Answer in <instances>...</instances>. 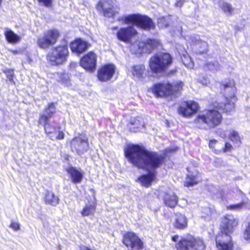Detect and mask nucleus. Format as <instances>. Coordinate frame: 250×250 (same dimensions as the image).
Instances as JSON below:
<instances>
[{"mask_svg": "<svg viewBox=\"0 0 250 250\" xmlns=\"http://www.w3.org/2000/svg\"><path fill=\"white\" fill-rule=\"evenodd\" d=\"M125 153L126 158L133 165L147 171L159 167L163 160L162 157L157 153L149 151L137 145L128 146ZM155 178L156 173L153 170L149 171L148 174L141 176L138 181L143 186L148 187Z\"/></svg>", "mask_w": 250, "mask_h": 250, "instance_id": "obj_1", "label": "nucleus"}, {"mask_svg": "<svg viewBox=\"0 0 250 250\" xmlns=\"http://www.w3.org/2000/svg\"><path fill=\"white\" fill-rule=\"evenodd\" d=\"M216 109H209L200 112L195 119L197 126L202 129H210L219 125L222 122V115Z\"/></svg>", "mask_w": 250, "mask_h": 250, "instance_id": "obj_2", "label": "nucleus"}, {"mask_svg": "<svg viewBox=\"0 0 250 250\" xmlns=\"http://www.w3.org/2000/svg\"><path fill=\"white\" fill-rule=\"evenodd\" d=\"M68 54L67 45H59L52 48L48 53L47 55V60L52 65H61L66 62Z\"/></svg>", "mask_w": 250, "mask_h": 250, "instance_id": "obj_3", "label": "nucleus"}, {"mask_svg": "<svg viewBox=\"0 0 250 250\" xmlns=\"http://www.w3.org/2000/svg\"><path fill=\"white\" fill-rule=\"evenodd\" d=\"M172 63V58L168 53L157 54L151 57L149 66L154 72H162L167 70Z\"/></svg>", "mask_w": 250, "mask_h": 250, "instance_id": "obj_4", "label": "nucleus"}, {"mask_svg": "<svg viewBox=\"0 0 250 250\" xmlns=\"http://www.w3.org/2000/svg\"><path fill=\"white\" fill-rule=\"evenodd\" d=\"M125 24H134L144 29L154 28L155 25L151 19L141 15H130L119 19Z\"/></svg>", "mask_w": 250, "mask_h": 250, "instance_id": "obj_5", "label": "nucleus"}, {"mask_svg": "<svg viewBox=\"0 0 250 250\" xmlns=\"http://www.w3.org/2000/svg\"><path fill=\"white\" fill-rule=\"evenodd\" d=\"M183 86L181 82L170 84L169 83H159L155 84L152 89L153 93L157 97H164L173 95L181 90Z\"/></svg>", "mask_w": 250, "mask_h": 250, "instance_id": "obj_6", "label": "nucleus"}, {"mask_svg": "<svg viewBox=\"0 0 250 250\" xmlns=\"http://www.w3.org/2000/svg\"><path fill=\"white\" fill-rule=\"evenodd\" d=\"M176 248L183 250H204L205 249V245L200 238H195L190 236L182 239L177 245Z\"/></svg>", "mask_w": 250, "mask_h": 250, "instance_id": "obj_7", "label": "nucleus"}, {"mask_svg": "<svg viewBox=\"0 0 250 250\" xmlns=\"http://www.w3.org/2000/svg\"><path fill=\"white\" fill-rule=\"evenodd\" d=\"M159 42L157 40L148 39L145 42H138L131 44L130 49L134 53H150L153 48L159 45Z\"/></svg>", "mask_w": 250, "mask_h": 250, "instance_id": "obj_8", "label": "nucleus"}, {"mask_svg": "<svg viewBox=\"0 0 250 250\" xmlns=\"http://www.w3.org/2000/svg\"><path fill=\"white\" fill-rule=\"evenodd\" d=\"M123 243L128 250H141L143 248V241L132 232H128L124 235Z\"/></svg>", "mask_w": 250, "mask_h": 250, "instance_id": "obj_9", "label": "nucleus"}, {"mask_svg": "<svg viewBox=\"0 0 250 250\" xmlns=\"http://www.w3.org/2000/svg\"><path fill=\"white\" fill-rule=\"evenodd\" d=\"M238 224V219L232 215H227L222 218L221 233L226 237H229Z\"/></svg>", "mask_w": 250, "mask_h": 250, "instance_id": "obj_10", "label": "nucleus"}, {"mask_svg": "<svg viewBox=\"0 0 250 250\" xmlns=\"http://www.w3.org/2000/svg\"><path fill=\"white\" fill-rule=\"evenodd\" d=\"M97 56L93 52H90L83 56L80 60V65L89 72H93L96 67Z\"/></svg>", "mask_w": 250, "mask_h": 250, "instance_id": "obj_11", "label": "nucleus"}, {"mask_svg": "<svg viewBox=\"0 0 250 250\" xmlns=\"http://www.w3.org/2000/svg\"><path fill=\"white\" fill-rule=\"evenodd\" d=\"M70 143L72 151L76 152L79 155L86 152L89 147L87 139L83 138L82 135L73 139Z\"/></svg>", "mask_w": 250, "mask_h": 250, "instance_id": "obj_12", "label": "nucleus"}, {"mask_svg": "<svg viewBox=\"0 0 250 250\" xmlns=\"http://www.w3.org/2000/svg\"><path fill=\"white\" fill-rule=\"evenodd\" d=\"M199 106L197 103L193 101L186 102L182 103L178 108L179 114L185 117H190L198 109Z\"/></svg>", "mask_w": 250, "mask_h": 250, "instance_id": "obj_13", "label": "nucleus"}, {"mask_svg": "<svg viewBox=\"0 0 250 250\" xmlns=\"http://www.w3.org/2000/svg\"><path fill=\"white\" fill-rule=\"evenodd\" d=\"M115 66L112 64H107L101 67L98 71L97 77L101 82L109 81L115 73Z\"/></svg>", "mask_w": 250, "mask_h": 250, "instance_id": "obj_14", "label": "nucleus"}, {"mask_svg": "<svg viewBox=\"0 0 250 250\" xmlns=\"http://www.w3.org/2000/svg\"><path fill=\"white\" fill-rule=\"evenodd\" d=\"M137 34L136 31L131 26L121 28L117 33V38L125 42L129 43L133 36Z\"/></svg>", "mask_w": 250, "mask_h": 250, "instance_id": "obj_15", "label": "nucleus"}, {"mask_svg": "<svg viewBox=\"0 0 250 250\" xmlns=\"http://www.w3.org/2000/svg\"><path fill=\"white\" fill-rule=\"evenodd\" d=\"M115 1V0H102L98 3V7L102 9L104 16L111 17L116 13L114 7Z\"/></svg>", "mask_w": 250, "mask_h": 250, "instance_id": "obj_16", "label": "nucleus"}, {"mask_svg": "<svg viewBox=\"0 0 250 250\" xmlns=\"http://www.w3.org/2000/svg\"><path fill=\"white\" fill-rule=\"evenodd\" d=\"M223 101H219L213 104L214 107L217 110H223L227 113L230 112L234 108V103L228 98L223 97Z\"/></svg>", "mask_w": 250, "mask_h": 250, "instance_id": "obj_17", "label": "nucleus"}, {"mask_svg": "<svg viewBox=\"0 0 250 250\" xmlns=\"http://www.w3.org/2000/svg\"><path fill=\"white\" fill-rule=\"evenodd\" d=\"M190 39L193 43V48L197 53L203 54L208 51V45L207 43L201 40L198 36L191 37Z\"/></svg>", "mask_w": 250, "mask_h": 250, "instance_id": "obj_18", "label": "nucleus"}, {"mask_svg": "<svg viewBox=\"0 0 250 250\" xmlns=\"http://www.w3.org/2000/svg\"><path fill=\"white\" fill-rule=\"evenodd\" d=\"M223 239H221L220 236H217L216 238V247L218 250H233V244L230 240V237H226L224 235H222Z\"/></svg>", "mask_w": 250, "mask_h": 250, "instance_id": "obj_19", "label": "nucleus"}, {"mask_svg": "<svg viewBox=\"0 0 250 250\" xmlns=\"http://www.w3.org/2000/svg\"><path fill=\"white\" fill-rule=\"evenodd\" d=\"M66 171L70 175L73 183L77 184L82 181L84 173L81 169L71 167L67 168Z\"/></svg>", "mask_w": 250, "mask_h": 250, "instance_id": "obj_20", "label": "nucleus"}, {"mask_svg": "<svg viewBox=\"0 0 250 250\" xmlns=\"http://www.w3.org/2000/svg\"><path fill=\"white\" fill-rule=\"evenodd\" d=\"M88 47V43L82 40L77 39L71 43L70 48L72 52L81 54L85 51Z\"/></svg>", "mask_w": 250, "mask_h": 250, "instance_id": "obj_21", "label": "nucleus"}, {"mask_svg": "<svg viewBox=\"0 0 250 250\" xmlns=\"http://www.w3.org/2000/svg\"><path fill=\"white\" fill-rule=\"evenodd\" d=\"M163 200L165 205L170 208H174L177 205L178 198L173 192L165 193Z\"/></svg>", "mask_w": 250, "mask_h": 250, "instance_id": "obj_22", "label": "nucleus"}, {"mask_svg": "<svg viewBox=\"0 0 250 250\" xmlns=\"http://www.w3.org/2000/svg\"><path fill=\"white\" fill-rule=\"evenodd\" d=\"M39 123L44 125V130L47 134H50V135H53L54 134H56V129L52 127L51 125L49 123L48 117L46 115H40Z\"/></svg>", "mask_w": 250, "mask_h": 250, "instance_id": "obj_23", "label": "nucleus"}, {"mask_svg": "<svg viewBox=\"0 0 250 250\" xmlns=\"http://www.w3.org/2000/svg\"><path fill=\"white\" fill-rule=\"evenodd\" d=\"M234 85V82L233 80H229L228 83L221 84V88L223 89L225 91V94L231 99L233 98L235 91V88Z\"/></svg>", "mask_w": 250, "mask_h": 250, "instance_id": "obj_24", "label": "nucleus"}, {"mask_svg": "<svg viewBox=\"0 0 250 250\" xmlns=\"http://www.w3.org/2000/svg\"><path fill=\"white\" fill-rule=\"evenodd\" d=\"M200 181V176L197 172L194 173H190L189 172L187 175L185 185L187 187L192 186L196 185Z\"/></svg>", "mask_w": 250, "mask_h": 250, "instance_id": "obj_25", "label": "nucleus"}, {"mask_svg": "<svg viewBox=\"0 0 250 250\" xmlns=\"http://www.w3.org/2000/svg\"><path fill=\"white\" fill-rule=\"evenodd\" d=\"M131 73L133 77L138 79H143L146 75V69L144 65H134L132 67Z\"/></svg>", "mask_w": 250, "mask_h": 250, "instance_id": "obj_26", "label": "nucleus"}, {"mask_svg": "<svg viewBox=\"0 0 250 250\" xmlns=\"http://www.w3.org/2000/svg\"><path fill=\"white\" fill-rule=\"evenodd\" d=\"M175 222L174 226L179 229H183L187 226V219L185 216L181 213L175 214Z\"/></svg>", "mask_w": 250, "mask_h": 250, "instance_id": "obj_27", "label": "nucleus"}, {"mask_svg": "<svg viewBox=\"0 0 250 250\" xmlns=\"http://www.w3.org/2000/svg\"><path fill=\"white\" fill-rule=\"evenodd\" d=\"M4 35L7 41L11 43H16L20 41L21 36L14 33L11 30L6 29Z\"/></svg>", "mask_w": 250, "mask_h": 250, "instance_id": "obj_28", "label": "nucleus"}, {"mask_svg": "<svg viewBox=\"0 0 250 250\" xmlns=\"http://www.w3.org/2000/svg\"><path fill=\"white\" fill-rule=\"evenodd\" d=\"M45 202L47 204L56 206L59 204V199L53 192L47 191L45 196Z\"/></svg>", "mask_w": 250, "mask_h": 250, "instance_id": "obj_29", "label": "nucleus"}, {"mask_svg": "<svg viewBox=\"0 0 250 250\" xmlns=\"http://www.w3.org/2000/svg\"><path fill=\"white\" fill-rule=\"evenodd\" d=\"M54 77L59 82H61L66 86H68L71 85L69 75L68 73L57 72L54 74Z\"/></svg>", "mask_w": 250, "mask_h": 250, "instance_id": "obj_30", "label": "nucleus"}, {"mask_svg": "<svg viewBox=\"0 0 250 250\" xmlns=\"http://www.w3.org/2000/svg\"><path fill=\"white\" fill-rule=\"evenodd\" d=\"M50 35H51L52 34H46V33H45L42 37L38 39L37 43L41 48L46 49L49 46L52 45L51 43L54 40L50 41L48 38V36Z\"/></svg>", "mask_w": 250, "mask_h": 250, "instance_id": "obj_31", "label": "nucleus"}, {"mask_svg": "<svg viewBox=\"0 0 250 250\" xmlns=\"http://www.w3.org/2000/svg\"><path fill=\"white\" fill-rule=\"evenodd\" d=\"M218 4L223 12L227 15H231L233 13L234 8L231 4L223 0H220Z\"/></svg>", "mask_w": 250, "mask_h": 250, "instance_id": "obj_32", "label": "nucleus"}, {"mask_svg": "<svg viewBox=\"0 0 250 250\" xmlns=\"http://www.w3.org/2000/svg\"><path fill=\"white\" fill-rule=\"evenodd\" d=\"M96 210V206L92 204H86L81 211L83 217L93 215Z\"/></svg>", "mask_w": 250, "mask_h": 250, "instance_id": "obj_33", "label": "nucleus"}, {"mask_svg": "<svg viewBox=\"0 0 250 250\" xmlns=\"http://www.w3.org/2000/svg\"><path fill=\"white\" fill-rule=\"evenodd\" d=\"M144 126V123L139 119H132L130 123V129L132 132H137L138 129Z\"/></svg>", "mask_w": 250, "mask_h": 250, "instance_id": "obj_34", "label": "nucleus"}, {"mask_svg": "<svg viewBox=\"0 0 250 250\" xmlns=\"http://www.w3.org/2000/svg\"><path fill=\"white\" fill-rule=\"evenodd\" d=\"M205 67L210 71L215 72L221 70V66L217 61H210L206 62Z\"/></svg>", "mask_w": 250, "mask_h": 250, "instance_id": "obj_35", "label": "nucleus"}, {"mask_svg": "<svg viewBox=\"0 0 250 250\" xmlns=\"http://www.w3.org/2000/svg\"><path fill=\"white\" fill-rule=\"evenodd\" d=\"M229 139L238 145H240L241 143L238 133L233 129L229 130Z\"/></svg>", "mask_w": 250, "mask_h": 250, "instance_id": "obj_36", "label": "nucleus"}, {"mask_svg": "<svg viewBox=\"0 0 250 250\" xmlns=\"http://www.w3.org/2000/svg\"><path fill=\"white\" fill-rule=\"evenodd\" d=\"M56 112V108L53 103L49 104L48 107L45 109L44 113L42 115H45L48 117V120Z\"/></svg>", "mask_w": 250, "mask_h": 250, "instance_id": "obj_37", "label": "nucleus"}, {"mask_svg": "<svg viewBox=\"0 0 250 250\" xmlns=\"http://www.w3.org/2000/svg\"><path fill=\"white\" fill-rule=\"evenodd\" d=\"M46 33V34H52L51 35H49L48 37V39L50 41H51L52 40H53L54 41H52V42L51 43V45H53L55 44L57 40L59 37V32L56 30H52L48 31Z\"/></svg>", "mask_w": 250, "mask_h": 250, "instance_id": "obj_38", "label": "nucleus"}, {"mask_svg": "<svg viewBox=\"0 0 250 250\" xmlns=\"http://www.w3.org/2000/svg\"><path fill=\"white\" fill-rule=\"evenodd\" d=\"M169 22L165 17L159 18L158 20V25L160 28H165L168 26Z\"/></svg>", "mask_w": 250, "mask_h": 250, "instance_id": "obj_39", "label": "nucleus"}, {"mask_svg": "<svg viewBox=\"0 0 250 250\" xmlns=\"http://www.w3.org/2000/svg\"><path fill=\"white\" fill-rule=\"evenodd\" d=\"M245 203L241 202L235 205H229L227 207V208L231 210H239L244 207Z\"/></svg>", "mask_w": 250, "mask_h": 250, "instance_id": "obj_40", "label": "nucleus"}, {"mask_svg": "<svg viewBox=\"0 0 250 250\" xmlns=\"http://www.w3.org/2000/svg\"><path fill=\"white\" fill-rule=\"evenodd\" d=\"M41 5L46 7H50L52 5L53 0H37Z\"/></svg>", "mask_w": 250, "mask_h": 250, "instance_id": "obj_41", "label": "nucleus"}, {"mask_svg": "<svg viewBox=\"0 0 250 250\" xmlns=\"http://www.w3.org/2000/svg\"><path fill=\"white\" fill-rule=\"evenodd\" d=\"M49 137L52 140L54 139L61 140L63 139L64 134L62 132L59 131L58 133L56 132V134H54L53 135H50Z\"/></svg>", "mask_w": 250, "mask_h": 250, "instance_id": "obj_42", "label": "nucleus"}, {"mask_svg": "<svg viewBox=\"0 0 250 250\" xmlns=\"http://www.w3.org/2000/svg\"><path fill=\"white\" fill-rule=\"evenodd\" d=\"M244 237L246 240L250 239V221L248 222L244 233Z\"/></svg>", "mask_w": 250, "mask_h": 250, "instance_id": "obj_43", "label": "nucleus"}, {"mask_svg": "<svg viewBox=\"0 0 250 250\" xmlns=\"http://www.w3.org/2000/svg\"><path fill=\"white\" fill-rule=\"evenodd\" d=\"M232 149V145L229 143H226L225 147L223 149V152H226L230 151Z\"/></svg>", "mask_w": 250, "mask_h": 250, "instance_id": "obj_44", "label": "nucleus"}, {"mask_svg": "<svg viewBox=\"0 0 250 250\" xmlns=\"http://www.w3.org/2000/svg\"><path fill=\"white\" fill-rule=\"evenodd\" d=\"M7 77L8 78L10 81H13V76L14 75V71L13 70H8L5 71Z\"/></svg>", "mask_w": 250, "mask_h": 250, "instance_id": "obj_45", "label": "nucleus"}, {"mask_svg": "<svg viewBox=\"0 0 250 250\" xmlns=\"http://www.w3.org/2000/svg\"><path fill=\"white\" fill-rule=\"evenodd\" d=\"M10 227L15 230H18L20 229V224L17 222H12L10 225Z\"/></svg>", "mask_w": 250, "mask_h": 250, "instance_id": "obj_46", "label": "nucleus"}, {"mask_svg": "<svg viewBox=\"0 0 250 250\" xmlns=\"http://www.w3.org/2000/svg\"><path fill=\"white\" fill-rule=\"evenodd\" d=\"M217 134L219 135L221 137L223 138H225L227 137V134L225 131L221 130V129H219L216 132Z\"/></svg>", "mask_w": 250, "mask_h": 250, "instance_id": "obj_47", "label": "nucleus"}, {"mask_svg": "<svg viewBox=\"0 0 250 250\" xmlns=\"http://www.w3.org/2000/svg\"><path fill=\"white\" fill-rule=\"evenodd\" d=\"M200 82L204 85H207L209 83V80L205 78H203L202 80H200Z\"/></svg>", "mask_w": 250, "mask_h": 250, "instance_id": "obj_48", "label": "nucleus"}, {"mask_svg": "<svg viewBox=\"0 0 250 250\" xmlns=\"http://www.w3.org/2000/svg\"><path fill=\"white\" fill-rule=\"evenodd\" d=\"M217 142V141L216 140H210L209 143V147L211 148H214V146Z\"/></svg>", "mask_w": 250, "mask_h": 250, "instance_id": "obj_49", "label": "nucleus"}, {"mask_svg": "<svg viewBox=\"0 0 250 250\" xmlns=\"http://www.w3.org/2000/svg\"><path fill=\"white\" fill-rule=\"evenodd\" d=\"M78 66V64L76 62H71L69 64V67L71 70L74 69L76 67Z\"/></svg>", "mask_w": 250, "mask_h": 250, "instance_id": "obj_50", "label": "nucleus"}, {"mask_svg": "<svg viewBox=\"0 0 250 250\" xmlns=\"http://www.w3.org/2000/svg\"><path fill=\"white\" fill-rule=\"evenodd\" d=\"M183 4L182 0H178L176 3V6L178 7H181Z\"/></svg>", "mask_w": 250, "mask_h": 250, "instance_id": "obj_51", "label": "nucleus"}, {"mask_svg": "<svg viewBox=\"0 0 250 250\" xmlns=\"http://www.w3.org/2000/svg\"><path fill=\"white\" fill-rule=\"evenodd\" d=\"M178 235H175V236H173L172 237V240L173 241H174V242H176L178 240Z\"/></svg>", "mask_w": 250, "mask_h": 250, "instance_id": "obj_52", "label": "nucleus"}, {"mask_svg": "<svg viewBox=\"0 0 250 250\" xmlns=\"http://www.w3.org/2000/svg\"><path fill=\"white\" fill-rule=\"evenodd\" d=\"M175 150H176V148H174L172 149L171 148H168L167 149L166 151H167V152H170L171 151H175Z\"/></svg>", "mask_w": 250, "mask_h": 250, "instance_id": "obj_53", "label": "nucleus"}, {"mask_svg": "<svg viewBox=\"0 0 250 250\" xmlns=\"http://www.w3.org/2000/svg\"><path fill=\"white\" fill-rule=\"evenodd\" d=\"M187 67L192 68L193 67V64L192 63H191L188 65Z\"/></svg>", "mask_w": 250, "mask_h": 250, "instance_id": "obj_54", "label": "nucleus"}, {"mask_svg": "<svg viewBox=\"0 0 250 250\" xmlns=\"http://www.w3.org/2000/svg\"><path fill=\"white\" fill-rule=\"evenodd\" d=\"M206 210L208 211V210H209V208H207Z\"/></svg>", "mask_w": 250, "mask_h": 250, "instance_id": "obj_55", "label": "nucleus"}, {"mask_svg": "<svg viewBox=\"0 0 250 250\" xmlns=\"http://www.w3.org/2000/svg\"><path fill=\"white\" fill-rule=\"evenodd\" d=\"M183 63L186 66L187 65L186 64L185 62H183Z\"/></svg>", "mask_w": 250, "mask_h": 250, "instance_id": "obj_56", "label": "nucleus"}]
</instances>
